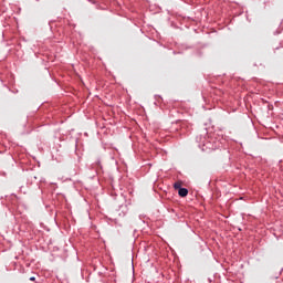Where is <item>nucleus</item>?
Here are the masks:
<instances>
[{
  "mask_svg": "<svg viewBox=\"0 0 283 283\" xmlns=\"http://www.w3.org/2000/svg\"><path fill=\"white\" fill-rule=\"evenodd\" d=\"M178 193L181 198H187L189 190H187V188H180Z\"/></svg>",
  "mask_w": 283,
  "mask_h": 283,
  "instance_id": "nucleus-1",
  "label": "nucleus"
},
{
  "mask_svg": "<svg viewBox=\"0 0 283 283\" xmlns=\"http://www.w3.org/2000/svg\"><path fill=\"white\" fill-rule=\"evenodd\" d=\"M174 188L178 189L180 191V189H182V182H180V181L175 182Z\"/></svg>",
  "mask_w": 283,
  "mask_h": 283,
  "instance_id": "nucleus-2",
  "label": "nucleus"
},
{
  "mask_svg": "<svg viewBox=\"0 0 283 283\" xmlns=\"http://www.w3.org/2000/svg\"><path fill=\"white\" fill-rule=\"evenodd\" d=\"M34 280H36V277H34V276H31V277H30V281H31V282H34Z\"/></svg>",
  "mask_w": 283,
  "mask_h": 283,
  "instance_id": "nucleus-3",
  "label": "nucleus"
}]
</instances>
